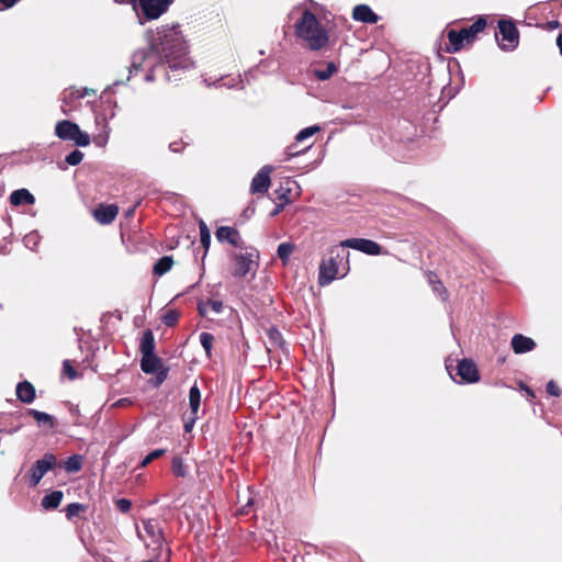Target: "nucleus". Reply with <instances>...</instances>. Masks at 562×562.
Segmentation results:
<instances>
[{
  "instance_id": "1",
  "label": "nucleus",
  "mask_w": 562,
  "mask_h": 562,
  "mask_svg": "<svg viewBox=\"0 0 562 562\" xmlns=\"http://www.w3.org/2000/svg\"><path fill=\"white\" fill-rule=\"evenodd\" d=\"M144 37L147 42V47L138 48L131 55V65L126 80H115L113 86L127 82L131 76L142 70L144 64L148 63L151 58H155V61L150 64L145 75L144 79L146 82L155 81L160 74L168 82L178 81L182 74L193 67L178 24L162 25L156 31L148 29Z\"/></svg>"
},
{
  "instance_id": "2",
  "label": "nucleus",
  "mask_w": 562,
  "mask_h": 562,
  "mask_svg": "<svg viewBox=\"0 0 562 562\" xmlns=\"http://www.w3.org/2000/svg\"><path fill=\"white\" fill-rule=\"evenodd\" d=\"M295 34L303 40L311 50L324 48L329 41L328 32L310 10H304L295 24Z\"/></svg>"
},
{
  "instance_id": "3",
  "label": "nucleus",
  "mask_w": 562,
  "mask_h": 562,
  "mask_svg": "<svg viewBox=\"0 0 562 562\" xmlns=\"http://www.w3.org/2000/svg\"><path fill=\"white\" fill-rule=\"evenodd\" d=\"M349 251L341 247L334 246L329 250V257L322 261L319 266L318 283L324 286L331 283L338 276L339 267H342V277L349 270Z\"/></svg>"
},
{
  "instance_id": "4",
  "label": "nucleus",
  "mask_w": 562,
  "mask_h": 562,
  "mask_svg": "<svg viewBox=\"0 0 562 562\" xmlns=\"http://www.w3.org/2000/svg\"><path fill=\"white\" fill-rule=\"evenodd\" d=\"M486 26V19L480 16L474 23L468 27H463L460 31L449 30L447 37L449 41V47L447 48L450 53H456L462 49L465 45L472 44L476 35L482 32Z\"/></svg>"
},
{
  "instance_id": "5",
  "label": "nucleus",
  "mask_w": 562,
  "mask_h": 562,
  "mask_svg": "<svg viewBox=\"0 0 562 562\" xmlns=\"http://www.w3.org/2000/svg\"><path fill=\"white\" fill-rule=\"evenodd\" d=\"M55 135L61 140L72 142L80 147L88 146L91 142L88 133L82 132L77 123L68 120L59 121L56 124Z\"/></svg>"
},
{
  "instance_id": "6",
  "label": "nucleus",
  "mask_w": 562,
  "mask_h": 562,
  "mask_svg": "<svg viewBox=\"0 0 562 562\" xmlns=\"http://www.w3.org/2000/svg\"><path fill=\"white\" fill-rule=\"evenodd\" d=\"M172 3L173 0H139L138 24L144 25L149 21L158 20Z\"/></svg>"
},
{
  "instance_id": "7",
  "label": "nucleus",
  "mask_w": 562,
  "mask_h": 562,
  "mask_svg": "<svg viewBox=\"0 0 562 562\" xmlns=\"http://www.w3.org/2000/svg\"><path fill=\"white\" fill-rule=\"evenodd\" d=\"M57 467V458L54 453L47 452L41 459L36 460L24 479L30 487H36L41 480L52 470Z\"/></svg>"
},
{
  "instance_id": "8",
  "label": "nucleus",
  "mask_w": 562,
  "mask_h": 562,
  "mask_svg": "<svg viewBox=\"0 0 562 562\" xmlns=\"http://www.w3.org/2000/svg\"><path fill=\"white\" fill-rule=\"evenodd\" d=\"M498 31L502 36V43H498L503 50H514L519 43V32L512 21L499 20Z\"/></svg>"
},
{
  "instance_id": "9",
  "label": "nucleus",
  "mask_w": 562,
  "mask_h": 562,
  "mask_svg": "<svg viewBox=\"0 0 562 562\" xmlns=\"http://www.w3.org/2000/svg\"><path fill=\"white\" fill-rule=\"evenodd\" d=\"M341 247L352 248L370 256L384 255L386 251L376 243L366 238H348L341 241Z\"/></svg>"
},
{
  "instance_id": "10",
  "label": "nucleus",
  "mask_w": 562,
  "mask_h": 562,
  "mask_svg": "<svg viewBox=\"0 0 562 562\" xmlns=\"http://www.w3.org/2000/svg\"><path fill=\"white\" fill-rule=\"evenodd\" d=\"M257 255L252 252H238L234 254L235 269L234 277L243 278L251 270L256 269L258 263L256 262Z\"/></svg>"
},
{
  "instance_id": "11",
  "label": "nucleus",
  "mask_w": 562,
  "mask_h": 562,
  "mask_svg": "<svg viewBox=\"0 0 562 562\" xmlns=\"http://www.w3.org/2000/svg\"><path fill=\"white\" fill-rule=\"evenodd\" d=\"M456 374L460 378L459 383H474L480 380L475 363L469 359H462L458 363Z\"/></svg>"
},
{
  "instance_id": "12",
  "label": "nucleus",
  "mask_w": 562,
  "mask_h": 562,
  "mask_svg": "<svg viewBox=\"0 0 562 562\" xmlns=\"http://www.w3.org/2000/svg\"><path fill=\"white\" fill-rule=\"evenodd\" d=\"M273 171L271 165H265L252 178L250 184L251 193H265L270 187V173Z\"/></svg>"
},
{
  "instance_id": "13",
  "label": "nucleus",
  "mask_w": 562,
  "mask_h": 562,
  "mask_svg": "<svg viewBox=\"0 0 562 562\" xmlns=\"http://www.w3.org/2000/svg\"><path fill=\"white\" fill-rule=\"evenodd\" d=\"M95 124L99 128V132L93 136V143L98 147H104L110 137L111 127L109 126V122L105 115L98 114L95 115Z\"/></svg>"
},
{
  "instance_id": "14",
  "label": "nucleus",
  "mask_w": 562,
  "mask_h": 562,
  "mask_svg": "<svg viewBox=\"0 0 562 562\" xmlns=\"http://www.w3.org/2000/svg\"><path fill=\"white\" fill-rule=\"evenodd\" d=\"M513 351L516 355L526 353L532 351L536 348V342L532 338L524 336L522 334H516L513 336L510 341Z\"/></svg>"
},
{
  "instance_id": "15",
  "label": "nucleus",
  "mask_w": 562,
  "mask_h": 562,
  "mask_svg": "<svg viewBox=\"0 0 562 562\" xmlns=\"http://www.w3.org/2000/svg\"><path fill=\"white\" fill-rule=\"evenodd\" d=\"M352 19L359 22L375 24L379 16L367 4H358L352 10Z\"/></svg>"
},
{
  "instance_id": "16",
  "label": "nucleus",
  "mask_w": 562,
  "mask_h": 562,
  "mask_svg": "<svg viewBox=\"0 0 562 562\" xmlns=\"http://www.w3.org/2000/svg\"><path fill=\"white\" fill-rule=\"evenodd\" d=\"M215 235H216L217 240L221 243L227 241L228 244H231L235 247H239L241 244V238H240L238 231H236L233 227L221 226L216 229Z\"/></svg>"
},
{
  "instance_id": "17",
  "label": "nucleus",
  "mask_w": 562,
  "mask_h": 562,
  "mask_svg": "<svg viewBox=\"0 0 562 562\" xmlns=\"http://www.w3.org/2000/svg\"><path fill=\"white\" fill-rule=\"evenodd\" d=\"M117 212L116 205H100L93 211V216L101 224H110L115 220Z\"/></svg>"
},
{
  "instance_id": "18",
  "label": "nucleus",
  "mask_w": 562,
  "mask_h": 562,
  "mask_svg": "<svg viewBox=\"0 0 562 562\" xmlns=\"http://www.w3.org/2000/svg\"><path fill=\"white\" fill-rule=\"evenodd\" d=\"M77 89L70 87L65 89L61 93V111L64 114H68L69 112L76 110L79 105V100L76 98Z\"/></svg>"
},
{
  "instance_id": "19",
  "label": "nucleus",
  "mask_w": 562,
  "mask_h": 562,
  "mask_svg": "<svg viewBox=\"0 0 562 562\" xmlns=\"http://www.w3.org/2000/svg\"><path fill=\"white\" fill-rule=\"evenodd\" d=\"M16 396L21 402L30 404L35 398V387L27 381L20 382L16 385Z\"/></svg>"
},
{
  "instance_id": "20",
  "label": "nucleus",
  "mask_w": 562,
  "mask_h": 562,
  "mask_svg": "<svg viewBox=\"0 0 562 562\" xmlns=\"http://www.w3.org/2000/svg\"><path fill=\"white\" fill-rule=\"evenodd\" d=\"M12 205L34 204L35 198L27 189H18L10 195Z\"/></svg>"
},
{
  "instance_id": "21",
  "label": "nucleus",
  "mask_w": 562,
  "mask_h": 562,
  "mask_svg": "<svg viewBox=\"0 0 562 562\" xmlns=\"http://www.w3.org/2000/svg\"><path fill=\"white\" fill-rule=\"evenodd\" d=\"M200 315L206 316L210 312L221 314L223 311V302L220 300H207L198 304Z\"/></svg>"
},
{
  "instance_id": "22",
  "label": "nucleus",
  "mask_w": 562,
  "mask_h": 562,
  "mask_svg": "<svg viewBox=\"0 0 562 562\" xmlns=\"http://www.w3.org/2000/svg\"><path fill=\"white\" fill-rule=\"evenodd\" d=\"M139 350L142 356H149L150 353H155V337L150 329H147L143 333Z\"/></svg>"
},
{
  "instance_id": "23",
  "label": "nucleus",
  "mask_w": 562,
  "mask_h": 562,
  "mask_svg": "<svg viewBox=\"0 0 562 562\" xmlns=\"http://www.w3.org/2000/svg\"><path fill=\"white\" fill-rule=\"evenodd\" d=\"M63 497L61 491H53L42 498L41 505L46 510L56 509L60 505Z\"/></svg>"
},
{
  "instance_id": "24",
  "label": "nucleus",
  "mask_w": 562,
  "mask_h": 562,
  "mask_svg": "<svg viewBox=\"0 0 562 562\" xmlns=\"http://www.w3.org/2000/svg\"><path fill=\"white\" fill-rule=\"evenodd\" d=\"M160 364V359L155 355L142 356L140 368L147 374L155 373Z\"/></svg>"
},
{
  "instance_id": "25",
  "label": "nucleus",
  "mask_w": 562,
  "mask_h": 562,
  "mask_svg": "<svg viewBox=\"0 0 562 562\" xmlns=\"http://www.w3.org/2000/svg\"><path fill=\"white\" fill-rule=\"evenodd\" d=\"M189 405H190V409H191V415L198 416L200 405H201V392L196 384H193L190 387Z\"/></svg>"
},
{
  "instance_id": "26",
  "label": "nucleus",
  "mask_w": 562,
  "mask_h": 562,
  "mask_svg": "<svg viewBox=\"0 0 562 562\" xmlns=\"http://www.w3.org/2000/svg\"><path fill=\"white\" fill-rule=\"evenodd\" d=\"M144 530L153 539L154 542H159L161 539V529L155 519H148L143 522Z\"/></svg>"
},
{
  "instance_id": "27",
  "label": "nucleus",
  "mask_w": 562,
  "mask_h": 562,
  "mask_svg": "<svg viewBox=\"0 0 562 562\" xmlns=\"http://www.w3.org/2000/svg\"><path fill=\"white\" fill-rule=\"evenodd\" d=\"M172 257L164 256L160 259H158V261L155 263L153 272L154 274L161 277L172 268Z\"/></svg>"
},
{
  "instance_id": "28",
  "label": "nucleus",
  "mask_w": 562,
  "mask_h": 562,
  "mask_svg": "<svg viewBox=\"0 0 562 562\" xmlns=\"http://www.w3.org/2000/svg\"><path fill=\"white\" fill-rule=\"evenodd\" d=\"M29 415H31L40 425H47L49 428L54 427V418L47 413L29 409Z\"/></svg>"
},
{
  "instance_id": "29",
  "label": "nucleus",
  "mask_w": 562,
  "mask_h": 562,
  "mask_svg": "<svg viewBox=\"0 0 562 562\" xmlns=\"http://www.w3.org/2000/svg\"><path fill=\"white\" fill-rule=\"evenodd\" d=\"M286 188L284 186H280L274 190V194L277 195V199L280 200L283 204H288L290 202L289 193L291 192L290 186H296V182L286 180L285 181Z\"/></svg>"
},
{
  "instance_id": "30",
  "label": "nucleus",
  "mask_w": 562,
  "mask_h": 562,
  "mask_svg": "<svg viewBox=\"0 0 562 562\" xmlns=\"http://www.w3.org/2000/svg\"><path fill=\"white\" fill-rule=\"evenodd\" d=\"M81 468H82V457L79 454H74V456L67 458V460L64 463V469L68 473L78 472Z\"/></svg>"
},
{
  "instance_id": "31",
  "label": "nucleus",
  "mask_w": 562,
  "mask_h": 562,
  "mask_svg": "<svg viewBox=\"0 0 562 562\" xmlns=\"http://www.w3.org/2000/svg\"><path fill=\"white\" fill-rule=\"evenodd\" d=\"M199 228H200V241L204 248L203 257H205L206 252L210 248V245H211V233H210L207 225L203 221L200 222Z\"/></svg>"
},
{
  "instance_id": "32",
  "label": "nucleus",
  "mask_w": 562,
  "mask_h": 562,
  "mask_svg": "<svg viewBox=\"0 0 562 562\" xmlns=\"http://www.w3.org/2000/svg\"><path fill=\"white\" fill-rule=\"evenodd\" d=\"M337 71V66L334 61L327 63L326 67L324 69H316L314 71V76L321 80L325 81L329 79L335 72Z\"/></svg>"
},
{
  "instance_id": "33",
  "label": "nucleus",
  "mask_w": 562,
  "mask_h": 562,
  "mask_svg": "<svg viewBox=\"0 0 562 562\" xmlns=\"http://www.w3.org/2000/svg\"><path fill=\"white\" fill-rule=\"evenodd\" d=\"M293 250L294 245L292 243H282L278 246L277 254L279 258L282 260L283 265H286Z\"/></svg>"
},
{
  "instance_id": "34",
  "label": "nucleus",
  "mask_w": 562,
  "mask_h": 562,
  "mask_svg": "<svg viewBox=\"0 0 562 562\" xmlns=\"http://www.w3.org/2000/svg\"><path fill=\"white\" fill-rule=\"evenodd\" d=\"M87 509L86 505L80 503H70L65 508V514L67 519L71 520L77 517L80 513Z\"/></svg>"
},
{
  "instance_id": "35",
  "label": "nucleus",
  "mask_w": 562,
  "mask_h": 562,
  "mask_svg": "<svg viewBox=\"0 0 562 562\" xmlns=\"http://www.w3.org/2000/svg\"><path fill=\"white\" fill-rule=\"evenodd\" d=\"M200 342L205 350L206 356L210 358L212 355V346L214 342V336L210 333L203 331L200 334Z\"/></svg>"
},
{
  "instance_id": "36",
  "label": "nucleus",
  "mask_w": 562,
  "mask_h": 562,
  "mask_svg": "<svg viewBox=\"0 0 562 562\" xmlns=\"http://www.w3.org/2000/svg\"><path fill=\"white\" fill-rule=\"evenodd\" d=\"M40 239H41V237H40L38 233L36 231H34L24 236L23 243H24L25 247H27L29 249L35 250L40 243Z\"/></svg>"
},
{
  "instance_id": "37",
  "label": "nucleus",
  "mask_w": 562,
  "mask_h": 562,
  "mask_svg": "<svg viewBox=\"0 0 562 562\" xmlns=\"http://www.w3.org/2000/svg\"><path fill=\"white\" fill-rule=\"evenodd\" d=\"M318 131H319V127L317 125L305 127L297 133V135L295 136V140L299 143H302L305 139L312 137Z\"/></svg>"
},
{
  "instance_id": "38",
  "label": "nucleus",
  "mask_w": 562,
  "mask_h": 562,
  "mask_svg": "<svg viewBox=\"0 0 562 562\" xmlns=\"http://www.w3.org/2000/svg\"><path fill=\"white\" fill-rule=\"evenodd\" d=\"M171 469L173 474L179 477H184L187 475L186 467L179 457H175L172 459Z\"/></svg>"
},
{
  "instance_id": "39",
  "label": "nucleus",
  "mask_w": 562,
  "mask_h": 562,
  "mask_svg": "<svg viewBox=\"0 0 562 562\" xmlns=\"http://www.w3.org/2000/svg\"><path fill=\"white\" fill-rule=\"evenodd\" d=\"M82 159L83 153L79 149H74L66 156L65 161L70 166H77L82 161Z\"/></svg>"
},
{
  "instance_id": "40",
  "label": "nucleus",
  "mask_w": 562,
  "mask_h": 562,
  "mask_svg": "<svg viewBox=\"0 0 562 562\" xmlns=\"http://www.w3.org/2000/svg\"><path fill=\"white\" fill-rule=\"evenodd\" d=\"M166 452L165 449H156L151 452H149L142 461L140 465L143 468L147 467L150 462L158 459L159 457L164 456Z\"/></svg>"
},
{
  "instance_id": "41",
  "label": "nucleus",
  "mask_w": 562,
  "mask_h": 562,
  "mask_svg": "<svg viewBox=\"0 0 562 562\" xmlns=\"http://www.w3.org/2000/svg\"><path fill=\"white\" fill-rule=\"evenodd\" d=\"M179 318V313L177 311L170 310L165 313L162 316V322L166 326H173Z\"/></svg>"
},
{
  "instance_id": "42",
  "label": "nucleus",
  "mask_w": 562,
  "mask_h": 562,
  "mask_svg": "<svg viewBox=\"0 0 562 562\" xmlns=\"http://www.w3.org/2000/svg\"><path fill=\"white\" fill-rule=\"evenodd\" d=\"M268 336H269V339H270V341H271V344L273 346H281L282 345V342H283L282 341V336H281L280 331L277 328H274V327L270 328L268 330Z\"/></svg>"
},
{
  "instance_id": "43",
  "label": "nucleus",
  "mask_w": 562,
  "mask_h": 562,
  "mask_svg": "<svg viewBox=\"0 0 562 562\" xmlns=\"http://www.w3.org/2000/svg\"><path fill=\"white\" fill-rule=\"evenodd\" d=\"M115 505H116V508L122 512V513H127L131 507H132V503L131 501L126 499V498H120L115 502Z\"/></svg>"
},
{
  "instance_id": "44",
  "label": "nucleus",
  "mask_w": 562,
  "mask_h": 562,
  "mask_svg": "<svg viewBox=\"0 0 562 562\" xmlns=\"http://www.w3.org/2000/svg\"><path fill=\"white\" fill-rule=\"evenodd\" d=\"M64 372L68 375L69 379L74 380L77 376L76 370L71 367L69 360H65L63 363Z\"/></svg>"
},
{
  "instance_id": "45",
  "label": "nucleus",
  "mask_w": 562,
  "mask_h": 562,
  "mask_svg": "<svg viewBox=\"0 0 562 562\" xmlns=\"http://www.w3.org/2000/svg\"><path fill=\"white\" fill-rule=\"evenodd\" d=\"M547 392L552 396H560L561 394L560 389L554 381H549L547 383Z\"/></svg>"
},
{
  "instance_id": "46",
  "label": "nucleus",
  "mask_w": 562,
  "mask_h": 562,
  "mask_svg": "<svg viewBox=\"0 0 562 562\" xmlns=\"http://www.w3.org/2000/svg\"><path fill=\"white\" fill-rule=\"evenodd\" d=\"M432 290L435 293L440 295L442 300H446L447 291L439 280H436V283L432 285Z\"/></svg>"
},
{
  "instance_id": "47",
  "label": "nucleus",
  "mask_w": 562,
  "mask_h": 562,
  "mask_svg": "<svg viewBox=\"0 0 562 562\" xmlns=\"http://www.w3.org/2000/svg\"><path fill=\"white\" fill-rule=\"evenodd\" d=\"M252 505H254V499H252V497L249 496L247 498L246 503L238 509V514H240V515L249 514L250 508L252 507Z\"/></svg>"
},
{
  "instance_id": "48",
  "label": "nucleus",
  "mask_w": 562,
  "mask_h": 562,
  "mask_svg": "<svg viewBox=\"0 0 562 562\" xmlns=\"http://www.w3.org/2000/svg\"><path fill=\"white\" fill-rule=\"evenodd\" d=\"M224 86H226L227 88H239V89H244L245 88V85H244V80L241 79V77L239 76L237 80L235 79H232L229 82H225Z\"/></svg>"
},
{
  "instance_id": "49",
  "label": "nucleus",
  "mask_w": 562,
  "mask_h": 562,
  "mask_svg": "<svg viewBox=\"0 0 562 562\" xmlns=\"http://www.w3.org/2000/svg\"><path fill=\"white\" fill-rule=\"evenodd\" d=\"M196 418H198L196 415L195 416L192 415L190 418H187L184 420L183 428H184L186 432H190L193 429Z\"/></svg>"
},
{
  "instance_id": "50",
  "label": "nucleus",
  "mask_w": 562,
  "mask_h": 562,
  "mask_svg": "<svg viewBox=\"0 0 562 562\" xmlns=\"http://www.w3.org/2000/svg\"><path fill=\"white\" fill-rule=\"evenodd\" d=\"M119 4H131L135 13L137 14L139 9V0H115Z\"/></svg>"
},
{
  "instance_id": "51",
  "label": "nucleus",
  "mask_w": 562,
  "mask_h": 562,
  "mask_svg": "<svg viewBox=\"0 0 562 562\" xmlns=\"http://www.w3.org/2000/svg\"><path fill=\"white\" fill-rule=\"evenodd\" d=\"M95 91L93 89H89V88H82V89H77V94H76V98L77 99H82L87 95H91V94H94Z\"/></svg>"
},
{
  "instance_id": "52",
  "label": "nucleus",
  "mask_w": 562,
  "mask_h": 562,
  "mask_svg": "<svg viewBox=\"0 0 562 562\" xmlns=\"http://www.w3.org/2000/svg\"><path fill=\"white\" fill-rule=\"evenodd\" d=\"M186 144L182 142H172L169 144V149L172 153H181L184 148Z\"/></svg>"
},
{
  "instance_id": "53",
  "label": "nucleus",
  "mask_w": 562,
  "mask_h": 562,
  "mask_svg": "<svg viewBox=\"0 0 562 562\" xmlns=\"http://www.w3.org/2000/svg\"><path fill=\"white\" fill-rule=\"evenodd\" d=\"M18 0H0V10L1 9H10L12 8Z\"/></svg>"
},
{
  "instance_id": "54",
  "label": "nucleus",
  "mask_w": 562,
  "mask_h": 562,
  "mask_svg": "<svg viewBox=\"0 0 562 562\" xmlns=\"http://www.w3.org/2000/svg\"><path fill=\"white\" fill-rule=\"evenodd\" d=\"M285 204H283L282 202L280 204L277 205V207L273 210V212L271 213L272 216L279 214L281 212V210L284 207Z\"/></svg>"
},
{
  "instance_id": "55",
  "label": "nucleus",
  "mask_w": 562,
  "mask_h": 562,
  "mask_svg": "<svg viewBox=\"0 0 562 562\" xmlns=\"http://www.w3.org/2000/svg\"><path fill=\"white\" fill-rule=\"evenodd\" d=\"M128 403H130V400H128V398H121V400H119V401L114 404V406H123V405H126V404H128Z\"/></svg>"
},
{
  "instance_id": "56",
  "label": "nucleus",
  "mask_w": 562,
  "mask_h": 562,
  "mask_svg": "<svg viewBox=\"0 0 562 562\" xmlns=\"http://www.w3.org/2000/svg\"><path fill=\"white\" fill-rule=\"evenodd\" d=\"M557 45L560 49V54L562 55V34H559V36L557 38Z\"/></svg>"
},
{
  "instance_id": "57",
  "label": "nucleus",
  "mask_w": 562,
  "mask_h": 562,
  "mask_svg": "<svg viewBox=\"0 0 562 562\" xmlns=\"http://www.w3.org/2000/svg\"><path fill=\"white\" fill-rule=\"evenodd\" d=\"M203 82H204L207 87L216 86V81H211L209 78H204V79H203Z\"/></svg>"
},
{
  "instance_id": "58",
  "label": "nucleus",
  "mask_w": 562,
  "mask_h": 562,
  "mask_svg": "<svg viewBox=\"0 0 562 562\" xmlns=\"http://www.w3.org/2000/svg\"><path fill=\"white\" fill-rule=\"evenodd\" d=\"M435 278H436V274H435V273H432V272H429V273H428V280H429V282H430L432 285L436 283Z\"/></svg>"
},
{
  "instance_id": "59",
  "label": "nucleus",
  "mask_w": 562,
  "mask_h": 562,
  "mask_svg": "<svg viewBox=\"0 0 562 562\" xmlns=\"http://www.w3.org/2000/svg\"><path fill=\"white\" fill-rule=\"evenodd\" d=\"M447 370L449 371V375L451 376L452 380L457 381L456 380V376L452 374V372L449 370V367H447Z\"/></svg>"
},
{
  "instance_id": "60",
  "label": "nucleus",
  "mask_w": 562,
  "mask_h": 562,
  "mask_svg": "<svg viewBox=\"0 0 562 562\" xmlns=\"http://www.w3.org/2000/svg\"><path fill=\"white\" fill-rule=\"evenodd\" d=\"M251 72V70L248 74H245V77L248 78V75ZM249 81V79H247Z\"/></svg>"
},
{
  "instance_id": "61",
  "label": "nucleus",
  "mask_w": 562,
  "mask_h": 562,
  "mask_svg": "<svg viewBox=\"0 0 562 562\" xmlns=\"http://www.w3.org/2000/svg\"><path fill=\"white\" fill-rule=\"evenodd\" d=\"M143 562H150V561H143Z\"/></svg>"
}]
</instances>
